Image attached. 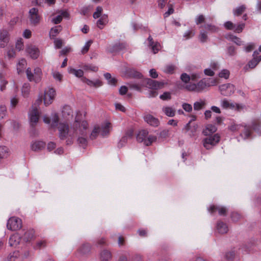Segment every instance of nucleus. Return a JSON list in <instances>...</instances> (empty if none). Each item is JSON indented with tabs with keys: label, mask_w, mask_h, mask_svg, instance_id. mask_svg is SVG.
I'll list each match as a JSON object with an SVG mask.
<instances>
[{
	"label": "nucleus",
	"mask_w": 261,
	"mask_h": 261,
	"mask_svg": "<svg viewBox=\"0 0 261 261\" xmlns=\"http://www.w3.org/2000/svg\"><path fill=\"white\" fill-rule=\"evenodd\" d=\"M9 41V33L6 30L0 31V47L6 46Z\"/></svg>",
	"instance_id": "13"
},
{
	"label": "nucleus",
	"mask_w": 261,
	"mask_h": 261,
	"mask_svg": "<svg viewBox=\"0 0 261 261\" xmlns=\"http://www.w3.org/2000/svg\"><path fill=\"white\" fill-rule=\"evenodd\" d=\"M219 90L222 95L228 96L234 92L235 88L232 84H227L220 86Z\"/></svg>",
	"instance_id": "8"
},
{
	"label": "nucleus",
	"mask_w": 261,
	"mask_h": 261,
	"mask_svg": "<svg viewBox=\"0 0 261 261\" xmlns=\"http://www.w3.org/2000/svg\"><path fill=\"white\" fill-rule=\"evenodd\" d=\"M219 77L227 79L229 76V71L227 69H223L219 74Z\"/></svg>",
	"instance_id": "48"
},
{
	"label": "nucleus",
	"mask_w": 261,
	"mask_h": 261,
	"mask_svg": "<svg viewBox=\"0 0 261 261\" xmlns=\"http://www.w3.org/2000/svg\"><path fill=\"white\" fill-rule=\"evenodd\" d=\"M93 41L90 40L87 41L85 44L84 46L82 48L81 50V53L82 54H85L88 52L90 46L92 43Z\"/></svg>",
	"instance_id": "42"
},
{
	"label": "nucleus",
	"mask_w": 261,
	"mask_h": 261,
	"mask_svg": "<svg viewBox=\"0 0 261 261\" xmlns=\"http://www.w3.org/2000/svg\"><path fill=\"white\" fill-rule=\"evenodd\" d=\"M62 114L64 117L70 116L72 115V111L69 106H65L63 108Z\"/></svg>",
	"instance_id": "39"
},
{
	"label": "nucleus",
	"mask_w": 261,
	"mask_h": 261,
	"mask_svg": "<svg viewBox=\"0 0 261 261\" xmlns=\"http://www.w3.org/2000/svg\"><path fill=\"white\" fill-rule=\"evenodd\" d=\"M29 18L31 23L34 25L38 24L40 20V16L38 14V9L32 8L29 11Z\"/></svg>",
	"instance_id": "9"
},
{
	"label": "nucleus",
	"mask_w": 261,
	"mask_h": 261,
	"mask_svg": "<svg viewBox=\"0 0 261 261\" xmlns=\"http://www.w3.org/2000/svg\"><path fill=\"white\" fill-rule=\"evenodd\" d=\"M100 255L101 261H109L112 258V254L111 252L106 249L101 251Z\"/></svg>",
	"instance_id": "27"
},
{
	"label": "nucleus",
	"mask_w": 261,
	"mask_h": 261,
	"mask_svg": "<svg viewBox=\"0 0 261 261\" xmlns=\"http://www.w3.org/2000/svg\"><path fill=\"white\" fill-rule=\"evenodd\" d=\"M56 95V91L54 88H49L44 94V103L46 106L52 103Z\"/></svg>",
	"instance_id": "10"
},
{
	"label": "nucleus",
	"mask_w": 261,
	"mask_h": 261,
	"mask_svg": "<svg viewBox=\"0 0 261 261\" xmlns=\"http://www.w3.org/2000/svg\"><path fill=\"white\" fill-rule=\"evenodd\" d=\"M175 69V66L173 65H167L165 69V72L167 73H173Z\"/></svg>",
	"instance_id": "54"
},
{
	"label": "nucleus",
	"mask_w": 261,
	"mask_h": 261,
	"mask_svg": "<svg viewBox=\"0 0 261 261\" xmlns=\"http://www.w3.org/2000/svg\"><path fill=\"white\" fill-rule=\"evenodd\" d=\"M199 38L201 42H205L207 39L206 32L204 31H201L199 36Z\"/></svg>",
	"instance_id": "43"
},
{
	"label": "nucleus",
	"mask_w": 261,
	"mask_h": 261,
	"mask_svg": "<svg viewBox=\"0 0 261 261\" xmlns=\"http://www.w3.org/2000/svg\"><path fill=\"white\" fill-rule=\"evenodd\" d=\"M160 98L163 100H169L171 98V94L170 92H165L160 95Z\"/></svg>",
	"instance_id": "55"
},
{
	"label": "nucleus",
	"mask_w": 261,
	"mask_h": 261,
	"mask_svg": "<svg viewBox=\"0 0 261 261\" xmlns=\"http://www.w3.org/2000/svg\"><path fill=\"white\" fill-rule=\"evenodd\" d=\"M29 84H24L22 88V93L24 96H27L29 93Z\"/></svg>",
	"instance_id": "50"
},
{
	"label": "nucleus",
	"mask_w": 261,
	"mask_h": 261,
	"mask_svg": "<svg viewBox=\"0 0 261 261\" xmlns=\"http://www.w3.org/2000/svg\"><path fill=\"white\" fill-rule=\"evenodd\" d=\"M21 238V234L16 233L12 235L9 240V244L10 246L16 247L19 244Z\"/></svg>",
	"instance_id": "15"
},
{
	"label": "nucleus",
	"mask_w": 261,
	"mask_h": 261,
	"mask_svg": "<svg viewBox=\"0 0 261 261\" xmlns=\"http://www.w3.org/2000/svg\"><path fill=\"white\" fill-rule=\"evenodd\" d=\"M154 54H156L160 49V45L159 43H154L153 45L150 46Z\"/></svg>",
	"instance_id": "57"
},
{
	"label": "nucleus",
	"mask_w": 261,
	"mask_h": 261,
	"mask_svg": "<svg viewBox=\"0 0 261 261\" xmlns=\"http://www.w3.org/2000/svg\"><path fill=\"white\" fill-rule=\"evenodd\" d=\"M156 139V136L149 135L148 137H147L146 139L145 140L144 145L149 146L153 142L155 141Z\"/></svg>",
	"instance_id": "38"
},
{
	"label": "nucleus",
	"mask_w": 261,
	"mask_h": 261,
	"mask_svg": "<svg viewBox=\"0 0 261 261\" xmlns=\"http://www.w3.org/2000/svg\"><path fill=\"white\" fill-rule=\"evenodd\" d=\"M83 68L84 70H91V71H94V72H96L98 70V67H97L95 65H92V64L85 65L83 66Z\"/></svg>",
	"instance_id": "41"
},
{
	"label": "nucleus",
	"mask_w": 261,
	"mask_h": 261,
	"mask_svg": "<svg viewBox=\"0 0 261 261\" xmlns=\"http://www.w3.org/2000/svg\"><path fill=\"white\" fill-rule=\"evenodd\" d=\"M246 8L245 5H242L233 10V14L235 16H240L245 11Z\"/></svg>",
	"instance_id": "34"
},
{
	"label": "nucleus",
	"mask_w": 261,
	"mask_h": 261,
	"mask_svg": "<svg viewBox=\"0 0 261 261\" xmlns=\"http://www.w3.org/2000/svg\"><path fill=\"white\" fill-rule=\"evenodd\" d=\"M197 87H196V84H192L190 83L188 85H187L185 87V88L190 91H196L197 92Z\"/></svg>",
	"instance_id": "53"
},
{
	"label": "nucleus",
	"mask_w": 261,
	"mask_h": 261,
	"mask_svg": "<svg viewBox=\"0 0 261 261\" xmlns=\"http://www.w3.org/2000/svg\"><path fill=\"white\" fill-rule=\"evenodd\" d=\"M209 212L213 214L216 211H218V213L221 216H226L227 212V209L225 207H220L217 205H211L208 209Z\"/></svg>",
	"instance_id": "17"
},
{
	"label": "nucleus",
	"mask_w": 261,
	"mask_h": 261,
	"mask_svg": "<svg viewBox=\"0 0 261 261\" xmlns=\"http://www.w3.org/2000/svg\"><path fill=\"white\" fill-rule=\"evenodd\" d=\"M205 21L204 17L203 15L201 14L198 16L195 19V23L198 25L200 23H203Z\"/></svg>",
	"instance_id": "60"
},
{
	"label": "nucleus",
	"mask_w": 261,
	"mask_h": 261,
	"mask_svg": "<svg viewBox=\"0 0 261 261\" xmlns=\"http://www.w3.org/2000/svg\"><path fill=\"white\" fill-rule=\"evenodd\" d=\"M259 63V61H257V58H253L250 60L248 65L250 68H254Z\"/></svg>",
	"instance_id": "51"
},
{
	"label": "nucleus",
	"mask_w": 261,
	"mask_h": 261,
	"mask_svg": "<svg viewBox=\"0 0 261 261\" xmlns=\"http://www.w3.org/2000/svg\"><path fill=\"white\" fill-rule=\"evenodd\" d=\"M245 23H242L237 25L235 24V28H234V32L237 33H240L242 32L243 30L245 28Z\"/></svg>",
	"instance_id": "44"
},
{
	"label": "nucleus",
	"mask_w": 261,
	"mask_h": 261,
	"mask_svg": "<svg viewBox=\"0 0 261 261\" xmlns=\"http://www.w3.org/2000/svg\"><path fill=\"white\" fill-rule=\"evenodd\" d=\"M27 51L33 59L38 58L39 56V50L35 46L31 45L29 46L27 49Z\"/></svg>",
	"instance_id": "19"
},
{
	"label": "nucleus",
	"mask_w": 261,
	"mask_h": 261,
	"mask_svg": "<svg viewBox=\"0 0 261 261\" xmlns=\"http://www.w3.org/2000/svg\"><path fill=\"white\" fill-rule=\"evenodd\" d=\"M203 27L205 29L211 31L212 32H215L218 30V28L217 27L212 24H205Z\"/></svg>",
	"instance_id": "47"
},
{
	"label": "nucleus",
	"mask_w": 261,
	"mask_h": 261,
	"mask_svg": "<svg viewBox=\"0 0 261 261\" xmlns=\"http://www.w3.org/2000/svg\"><path fill=\"white\" fill-rule=\"evenodd\" d=\"M144 119L146 122L153 127H157L160 124L159 119L149 114L145 115Z\"/></svg>",
	"instance_id": "14"
},
{
	"label": "nucleus",
	"mask_w": 261,
	"mask_h": 261,
	"mask_svg": "<svg viewBox=\"0 0 261 261\" xmlns=\"http://www.w3.org/2000/svg\"><path fill=\"white\" fill-rule=\"evenodd\" d=\"M59 117L57 114H54L51 123V127L55 128L58 125V128L59 132V137L61 140L66 138L69 132L68 125L64 123H59Z\"/></svg>",
	"instance_id": "3"
},
{
	"label": "nucleus",
	"mask_w": 261,
	"mask_h": 261,
	"mask_svg": "<svg viewBox=\"0 0 261 261\" xmlns=\"http://www.w3.org/2000/svg\"><path fill=\"white\" fill-rule=\"evenodd\" d=\"M102 11V7L100 6L97 7L96 9V11L93 14V17L95 19L99 18L100 16Z\"/></svg>",
	"instance_id": "52"
},
{
	"label": "nucleus",
	"mask_w": 261,
	"mask_h": 261,
	"mask_svg": "<svg viewBox=\"0 0 261 261\" xmlns=\"http://www.w3.org/2000/svg\"><path fill=\"white\" fill-rule=\"evenodd\" d=\"M21 220L16 217L10 218L7 222V227L8 229L12 231L17 230L21 228Z\"/></svg>",
	"instance_id": "6"
},
{
	"label": "nucleus",
	"mask_w": 261,
	"mask_h": 261,
	"mask_svg": "<svg viewBox=\"0 0 261 261\" xmlns=\"http://www.w3.org/2000/svg\"><path fill=\"white\" fill-rule=\"evenodd\" d=\"M210 86H211V84L208 82V80L202 79L196 84V87H197V88H196L197 92H200L206 87Z\"/></svg>",
	"instance_id": "22"
},
{
	"label": "nucleus",
	"mask_w": 261,
	"mask_h": 261,
	"mask_svg": "<svg viewBox=\"0 0 261 261\" xmlns=\"http://www.w3.org/2000/svg\"><path fill=\"white\" fill-rule=\"evenodd\" d=\"M230 217L231 220L234 222L238 221L241 218L240 215L237 212L231 213Z\"/></svg>",
	"instance_id": "58"
},
{
	"label": "nucleus",
	"mask_w": 261,
	"mask_h": 261,
	"mask_svg": "<svg viewBox=\"0 0 261 261\" xmlns=\"http://www.w3.org/2000/svg\"><path fill=\"white\" fill-rule=\"evenodd\" d=\"M91 250V246L88 243L83 244L79 249V252L82 255L88 254Z\"/></svg>",
	"instance_id": "28"
},
{
	"label": "nucleus",
	"mask_w": 261,
	"mask_h": 261,
	"mask_svg": "<svg viewBox=\"0 0 261 261\" xmlns=\"http://www.w3.org/2000/svg\"><path fill=\"white\" fill-rule=\"evenodd\" d=\"M129 76L130 77L137 78V79H141L142 77V75L139 72L134 70L131 69L128 71Z\"/></svg>",
	"instance_id": "35"
},
{
	"label": "nucleus",
	"mask_w": 261,
	"mask_h": 261,
	"mask_svg": "<svg viewBox=\"0 0 261 261\" xmlns=\"http://www.w3.org/2000/svg\"><path fill=\"white\" fill-rule=\"evenodd\" d=\"M205 105V103L203 101H196L194 102L193 107H194V110L195 111H199L201 109H202L204 106Z\"/></svg>",
	"instance_id": "37"
},
{
	"label": "nucleus",
	"mask_w": 261,
	"mask_h": 261,
	"mask_svg": "<svg viewBox=\"0 0 261 261\" xmlns=\"http://www.w3.org/2000/svg\"><path fill=\"white\" fill-rule=\"evenodd\" d=\"M7 84V82L5 80L3 77V75L2 73H0V84H1V90L4 91L5 89V86Z\"/></svg>",
	"instance_id": "45"
},
{
	"label": "nucleus",
	"mask_w": 261,
	"mask_h": 261,
	"mask_svg": "<svg viewBox=\"0 0 261 261\" xmlns=\"http://www.w3.org/2000/svg\"><path fill=\"white\" fill-rule=\"evenodd\" d=\"M194 35L195 32L192 30H190L186 32L184 35V37H185L187 39H188L194 36Z\"/></svg>",
	"instance_id": "64"
},
{
	"label": "nucleus",
	"mask_w": 261,
	"mask_h": 261,
	"mask_svg": "<svg viewBox=\"0 0 261 261\" xmlns=\"http://www.w3.org/2000/svg\"><path fill=\"white\" fill-rule=\"evenodd\" d=\"M34 233L33 229L29 230L23 234V236L21 235V238L25 242H29L34 238Z\"/></svg>",
	"instance_id": "24"
},
{
	"label": "nucleus",
	"mask_w": 261,
	"mask_h": 261,
	"mask_svg": "<svg viewBox=\"0 0 261 261\" xmlns=\"http://www.w3.org/2000/svg\"><path fill=\"white\" fill-rule=\"evenodd\" d=\"M163 111L169 117H173L175 114V111L171 107H165L163 108Z\"/></svg>",
	"instance_id": "30"
},
{
	"label": "nucleus",
	"mask_w": 261,
	"mask_h": 261,
	"mask_svg": "<svg viewBox=\"0 0 261 261\" xmlns=\"http://www.w3.org/2000/svg\"><path fill=\"white\" fill-rule=\"evenodd\" d=\"M29 117L31 126L35 127L39 118V112L37 108H32V110L29 114Z\"/></svg>",
	"instance_id": "11"
},
{
	"label": "nucleus",
	"mask_w": 261,
	"mask_h": 261,
	"mask_svg": "<svg viewBox=\"0 0 261 261\" xmlns=\"http://www.w3.org/2000/svg\"><path fill=\"white\" fill-rule=\"evenodd\" d=\"M61 27L60 25L56 26L52 28L49 32L50 36L53 37H56L61 31Z\"/></svg>",
	"instance_id": "36"
},
{
	"label": "nucleus",
	"mask_w": 261,
	"mask_h": 261,
	"mask_svg": "<svg viewBox=\"0 0 261 261\" xmlns=\"http://www.w3.org/2000/svg\"><path fill=\"white\" fill-rule=\"evenodd\" d=\"M221 106L224 109H234L235 105L233 103L230 102L226 99H224L221 101Z\"/></svg>",
	"instance_id": "31"
},
{
	"label": "nucleus",
	"mask_w": 261,
	"mask_h": 261,
	"mask_svg": "<svg viewBox=\"0 0 261 261\" xmlns=\"http://www.w3.org/2000/svg\"><path fill=\"white\" fill-rule=\"evenodd\" d=\"M220 141V136L216 134L213 136L209 135L203 140V144L206 149H210L216 145Z\"/></svg>",
	"instance_id": "5"
},
{
	"label": "nucleus",
	"mask_w": 261,
	"mask_h": 261,
	"mask_svg": "<svg viewBox=\"0 0 261 261\" xmlns=\"http://www.w3.org/2000/svg\"><path fill=\"white\" fill-rule=\"evenodd\" d=\"M134 136V130L133 129L130 128L125 132V135L120 139L118 144V147L121 148L127 143L128 139H130Z\"/></svg>",
	"instance_id": "12"
},
{
	"label": "nucleus",
	"mask_w": 261,
	"mask_h": 261,
	"mask_svg": "<svg viewBox=\"0 0 261 261\" xmlns=\"http://www.w3.org/2000/svg\"><path fill=\"white\" fill-rule=\"evenodd\" d=\"M127 45L125 43H118L114 44L110 49L109 51L111 53L117 52L127 48Z\"/></svg>",
	"instance_id": "20"
},
{
	"label": "nucleus",
	"mask_w": 261,
	"mask_h": 261,
	"mask_svg": "<svg viewBox=\"0 0 261 261\" xmlns=\"http://www.w3.org/2000/svg\"><path fill=\"white\" fill-rule=\"evenodd\" d=\"M45 143L42 141H36L31 145V148L33 151H38L45 147Z\"/></svg>",
	"instance_id": "26"
},
{
	"label": "nucleus",
	"mask_w": 261,
	"mask_h": 261,
	"mask_svg": "<svg viewBox=\"0 0 261 261\" xmlns=\"http://www.w3.org/2000/svg\"><path fill=\"white\" fill-rule=\"evenodd\" d=\"M8 153V149L6 146H0V159H3L7 156Z\"/></svg>",
	"instance_id": "40"
},
{
	"label": "nucleus",
	"mask_w": 261,
	"mask_h": 261,
	"mask_svg": "<svg viewBox=\"0 0 261 261\" xmlns=\"http://www.w3.org/2000/svg\"><path fill=\"white\" fill-rule=\"evenodd\" d=\"M73 127L74 128H76L75 130L76 133L81 135L77 139L78 144L83 148H85L87 145V140L86 138L87 135L86 132L88 128L87 122L83 121L80 122L77 120H75L73 124Z\"/></svg>",
	"instance_id": "1"
},
{
	"label": "nucleus",
	"mask_w": 261,
	"mask_h": 261,
	"mask_svg": "<svg viewBox=\"0 0 261 261\" xmlns=\"http://www.w3.org/2000/svg\"><path fill=\"white\" fill-rule=\"evenodd\" d=\"M81 81L90 87H94L95 88L99 87L102 86V83L99 80H96L95 81H92L89 79H87L85 77H83L81 79Z\"/></svg>",
	"instance_id": "18"
},
{
	"label": "nucleus",
	"mask_w": 261,
	"mask_h": 261,
	"mask_svg": "<svg viewBox=\"0 0 261 261\" xmlns=\"http://www.w3.org/2000/svg\"><path fill=\"white\" fill-rule=\"evenodd\" d=\"M129 88L134 89L137 91L141 90L142 86H146L147 87L152 89H158L164 86V83L161 82H158L150 79H144L141 84L128 83Z\"/></svg>",
	"instance_id": "2"
},
{
	"label": "nucleus",
	"mask_w": 261,
	"mask_h": 261,
	"mask_svg": "<svg viewBox=\"0 0 261 261\" xmlns=\"http://www.w3.org/2000/svg\"><path fill=\"white\" fill-rule=\"evenodd\" d=\"M7 112V109L5 106H0V119H3L5 116Z\"/></svg>",
	"instance_id": "59"
},
{
	"label": "nucleus",
	"mask_w": 261,
	"mask_h": 261,
	"mask_svg": "<svg viewBox=\"0 0 261 261\" xmlns=\"http://www.w3.org/2000/svg\"><path fill=\"white\" fill-rule=\"evenodd\" d=\"M255 123L253 124L251 127L246 125H243L244 130L243 133L240 134V136L245 140L249 139L251 135L252 129H255Z\"/></svg>",
	"instance_id": "16"
},
{
	"label": "nucleus",
	"mask_w": 261,
	"mask_h": 261,
	"mask_svg": "<svg viewBox=\"0 0 261 261\" xmlns=\"http://www.w3.org/2000/svg\"><path fill=\"white\" fill-rule=\"evenodd\" d=\"M180 79L185 83H188L190 80V77L188 74L184 73L181 74Z\"/></svg>",
	"instance_id": "56"
},
{
	"label": "nucleus",
	"mask_w": 261,
	"mask_h": 261,
	"mask_svg": "<svg viewBox=\"0 0 261 261\" xmlns=\"http://www.w3.org/2000/svg\"><path fill=\"white\" fill-rule=\"evenodd\" d=\"M182 108L185 111L188 112H190L192 111V105L187 103H184L182 105Z\"/></svg>",
	"instance_id": "62"
},
{
	"label": "nucleus",
	"mask_w": 261,
	"mask_h": 261,
	"mask_svg": "<svg viewBox=\"0 0 261 261\" xmlns=\"http://www.w3.org/2000/svg\"><path fill=\"white\" fill-rule=\"evenodd\" d=\"M23 46L22 39H20V40H17L16 43V48L20 51L21 50Z\"/></svg>",
	"instance_id": "63"
},
{
	"label": "nucleus",
	"mask_w": 261,
	"mask_h": 261,
	"mask_svg": "<svg viewBox=\"0 0 261 261\" xmlns=\"http://www.w3.org/2000/svg\"><path fill=\"white\" fill-rule=\"evenodd\" d=\"M217 229L219 233L221 234H224L228 231V227L226 223L222 221H219L217 223Z\"/></svg>",
	"instance_id": "23"
},
{
	"label": "nucleus",
	"mask_w": 261,
	"mask_h": 261,
	"mask_svg": "<svg viewBox=\"0 0 261 261\" xmlns=\"http://www.w3.org/2000/svg\"><path fill=\"white\" fill-rule=\"evenodd\" d=\"M236 253L234 250H231L227 251L224 254V258L227 261H232L235 257Z\"/></svg>",
	"instance_id": "32"
},
{
	"label": "nucleus",
	"mask_w": 261,
	"mask_h": 261,
	"mask_svg": "<svg viewBox=\"0 0 261 261\" xmlns=\"http://www.w3.org/2000/svg\"><path fill=\"white\" fill-rule=\"evenodd\" d=\"M217 128L214 124H208L206 126V128L203 131V134L205 136H209L211 135L212 134L216 132L217 131Z\"/></svg>",
	"instance_id": "25"
},
{
	"label": "nucleus",
	"mask_w": 261,
	"mask_h": 261,
	"mask_svg": "<svg viewBox=\"0 0 261 261\" xmlns=\"http://www.w3.org/2000/svg\"><path fill=\"white\" fill-rule=\"evenodd\" d=\"M236 49L233 46H228L227 48V54L229 56H233L236 55Z\"/></svg>",
	"instance_id": "46"
},
{
	"label": "nucleus",
	"mask_w": 261,
	"mask_h": 261,
	"mask_svg": "<svg viewBox=\"0 0 261 261\" xmlns=\"http://www.w3.org/2000/svg\"><path fill=\"white\" fill-rule=\"evenodd\" d=\"M224 27L227 30H233L235 28V24L231 21H227L224 23Z\"/></svg>",
	"instance_id": "61"
},
{
	"label": "nucleus",
	"mask_w": 261,
	"mask_h": 261,
	"mask_svg": "<svg viewBox=\"0 0 261 261\" xmlns=\"http://www.w3.org/2000/svg\"><path fill=\"white\" fill-rule=\"evenodd\" d=\"M68 71L70 73L73 74L76 77H83L84 75V72L81 69H75L74 68H69Z\"/></svg>",
	"instance_id": "33"
},
{
	"label": "nucleus",
	"mask_w": 261,
	"mask_h": 261,
	"mask_svg": "<svg viewBox=\"0 0 261 261\" xmlns=\"http://www.w3.org/2000/svg\"><path fill=\"white\" fill-rule=\"evenodd\" d=\"M169 131L168 129H164L159 134V138L165 139L169 136Z\"/></svg>",
	"instance_id": "49"
},
{
	"label": "nucleus",
	"mask_w": 261,
	"mask_h": 261,
	"mask_svg": "<svg viewBox=\"0 0 261 261\" xmlns=\"http://www.w3.org/2000/svg\"><path fill=\"white\" fill-rule=\"evenodd\" d=\"M41 71L39 68H36L34 69V73H32L30 68H27L26 70V74L27 77L30 81H34L35 83H38L40 80V75Z\"/></svg>",
	"instance_id": "7"
},
{
	"label": "nucleus",
	"mask_w": 261,
	"mask_h": 261,
	"mask_svg": "<svg viewBox=\"0 0 261 261\" xmlns=\"http://www.w3.org/2000/svg\"><path fill=\"white\" fill-rule=\"evenodd\" d=\"M148 132L147 130L143 129L139 132L136 137V139L138 142H143L144 143L145 140L148 136Z\"/></svg>",
	"instance_id": "21"
},
{
	"label": "nucleus",
	"mask_w": 261,
	"mask_h": 261,
	"mask_svg": "<svg viewBox=\"0 0 261 261\" xmlns=\"http://www.w3.org/2000/svg\"><path fill=\"white\" fill-rule=\"evenodd\" d=\"M241 127H243V124H237L233 121L229 124L228 129L231 132H234L238 131Z\"/></svg>",
	"instance_id": "29"
},
{
	"label": "nucleus",
	"mask_w": 261,
	"mask_h": 261,
	"mask_svg": "<svg viewBox=\"0 0 261 261\" xmlns=\"http://www.w3.org/2000/svg\"><path fill=\"white\" fill-rule=\"evenodd\" d=\"M111 123L107 122L106 123L103 127L100 128V127H95L90 135V138L91 140H94L96 138L99 133L101 130V135L105 136L109 133V128Z\"/></svg>",
	"instance_id": "4"
}]
</instances>
